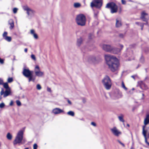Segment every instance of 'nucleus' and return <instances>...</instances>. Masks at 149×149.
Masks as SVG:
<instances>
[{"instance_id": "obj_1", "label": "nucleus", "mask_w": 149, "mask_h": 149, "mask_svg": "<svg viewBox=\"0 0 149 149\" xmlns=\"http://www.w3.org/2000/svg\"><path fill=\"white\" fill-rule=\"evenodd\" d=\"M105 58L106 63L111 71L114 72L118 70L119 63L118 59L116 57L105 55Z\"/></svg>"}, {"instance_id": "obj_2", "label": "nucleus", "mask_w": 149, "mask_h": 149, "mask_svg": "<svg viewBox=\"0 0 149 149\" xmlns=\"http://www.w3.org/2000/svg\"><path fill=\"white\" fill-rule=\"evenodd\" d=\"M86 17L84 15L81 14L77 15L76 18V22L78 25L81 26H84L86 24Z\"/></svg>"}, {"instance_id": "obj_3", "label": "nucleus", "mask_w": 149, "mask_h": 149, "mask_svg": "<svg viewBox=\"0 0 149 149\" xmlns=\"http://www.w3.org/2000/svg\"><path fill=\"white\" fill-rule=\"evenodd\" d=\"M107 8H110L111 13L112 14L116 13L117 12L118 6L117 5L113 2H111L108 3L105 7Z\"/></svg>"}, {"instance_id": "obj_4", "label": "nucleus", "mask_w": 149, "mask_h": 149, "mask_svg": "<svg viewBox=\"0 0 149 149\" xmlns=\"http://www.w3.org/2000/svg\"><path fill=\"white\" fill-rule=\"evenodd\" d=\"M24 131L22 130H19L18 132L15 139L13 141V144L15 145L22 142L23 138Z\"/></svg>"}, {"instance_id": "obj_5", "label": "nucleus", "mask_w": 149, "mask_h": 149, "mask_svg": "<svg viewBox=\"0 0 149 149\" xmlns=\"http://www.w3.org/2000/svg\"><path fill=\"white\" fill-rule=\"evenodd\" d=\"M102 82L106 89L109 90L110 88L111 83V80L108 76H106L102 80Z\"/></svg>"}, {"instance_id": "obj_6", "label": "nucleus", "mask_w": 149, "mask_h": 149, "mask_svg": "<svg viewBox=\"0 0 149 149\" xmlns=\"http://www.w3.org/2000/svg\"><path fill=\"white\" fill-rule=\"evenodd\" d=\"M102 5V2L101 0H93L91 3L92 8L95 7L98 9H100Z\"/></svg>"}, {"instance_id": "obj_7", "label": "nucleus", "mask_w": 149, "mask_h": 149, "mask_svg": "<svg viewBox=\"0 0 149 149\" xmlns=\"http://www.w3.org/2000/svg\"><path fill=\"white\" fill-rule=\"evenodd\" d=\"M102 58L100 56H91L88 58V61L89 62L93 63H97L100 62Z\"/></svg>"}, {"instance_id": "obj_8", "label": "nucleus", "mask_w": 149, "mask_h": 149, "mask_svg": "<svg viewBox=\"0 0 149 149\" xmlns=\"http://www.w3.org/2000/svg\"><path fill=\"white\" fill-rule=\"evenodd\" d=\"M11 93V89H6L4 91L3 88H2L0 92V94H1V95H3V97L5 98L10 95Z\"/></svg>"}, {"instance_id": "obj_9", "label": "nucleus", "mask_w": 149, "mask_h": 149, "mask_svg": "<svg viewBox=\"0 0 149 149\" xmlns=\"http://www.w3.org/2000/svg\"><path fill=\"white\" fill-rule=\"evenodd\" d=\"M23 75L25 77L33 75V71L30 70L29 68H26L24 67L22 72Z\"/></svg>"}, {"instance_id": "obj_10", "label": "nucleus", "mask_w": 149, "mask_h": 149, "mask_svg": "<svg viewBox=\"0 0 149 149\" xmlns=\"http://www.w3.org/2000/svg\"><path fill=\"white\" fill-rule=\"evenodd\" d=\"M102 49L105 51L111 52L112 49V47L108 45H103L102 46Z\"/></svg>"}, {"instance_id": "obj_11", "label": "nucleus", "mask_w": 149, "mask_h": 149, "mask_svg": "<svg viewBox=\"0 0 149 149\" xmlns=\"http://www.w3.org/2000/svg\"><path fill=\"white\" fill-rule=\"evenodd\" d=\"M23 9L25 10H26L27 13L28 15L33 14L34 11L31 9L27 6H24L23 7Z\"/></svg>"}, {"instance_id": "obj_12", "label": "nucleus", "mask_w": 149, "mask_h": 149, "mask_svg": "<svg viewBox=\"0 0 149 149\" xmlns=\"http://www.w3.org/2000/svg\"><path fill=\"white\" fill-rule=\"evenodd\" d=\"M111 97L113 99H116L120 98L121 97V93L117 91L115 92L112 95Z\"/></svg>"}, {"instance_id": "obj_13", "label": "nucleus", "mask_w": 149, "mask_h": 149, "mask_svg": "<svg viewBox=\"0 0 149 149\" xmlns=\"http://www.w3.org/2000/svg\"><path fill=\"white\" fill-rule=\"evenodd\" d=\"M149 123V113L147 114L144 121V125L143 126V130L145 129L146 126Z\"/></svg>"}, {"instance_id": "obj_14", "label": "nucleus", "mask_w": 149, "mask_h": 149, "mask_svg": "<svg viewBox=\"0 0 149 149\" xmlns=\"http://www.w3.org/2000/svg\"><path fill=\"white\" fill-rule=\"evenodd\" d=\"M111 131L113 134L116 136H118L119 134L121 133V132L118 131L116 127H114L113 128L111 129Z\"/></svg>"}, {"instance_id": "obj_15", "label": "nucleus", "mask_w": 149, "mask_h": 149, "mask_svg": "<svg viewBox=\"0 0 149 149\" xmlns=\"http://www.w3.org/2000/svg\"><path fill=\"white\" fill-rule=\"evenodd\" d=\"M121 51V49L119 48L113 47H112V49L111 51V53H112L114 54H116L120 52Z\"/></svg>"}, {"instance_id": "obj_16", "label": "nucleus", "mask_w": 149, "mask_h": 149, "mask_svg": "<svg viewBox=\"0 0 149 149\" xmlns=\"http://www.w3.org/2000/svg\"><path fill=\"white\" fill-rule=\"evenodd\" d=\"M52 112L55 114H58L63 112L64 111L60 108H56L53 109Z\"/></svg>"}, {"instance_id": "obj_17", "label": "nucleus", "mask_w": 149, "mask_h": 149, "mask_svg": "<svg viewBox=\"0 0 149 149\" xmlns=\"http://www.w3.org/2000/svg\"><path fill=\"white\" fill-rule=\"evenodd\" d=\"M94 17L95 19L97 20L98 18V15L99 13V11L97 10L93 9Z\"/></svg>"}, {"instance_id": "obj_18", "label": "nucleus", "mask_w": 149, "mask_h": 149, "mask_svg": "<svg viewBox=\"0 0 149 149\" xmlns=\"http://www.w3.org/2000/svg\"><path fill=\"white\" fill-rule=\"evenodd\" d=\"M26 77L28 78L29 82H30L31 81L34 82L36 80V77H34L33 75L29 76L28 77Z\"/></svg>"}, {"instance_id": "obj_19", "label": "nucleus", "mask_w": 149, "mask_h": 149, "mask_svg": "<svg viewBox=\"0 0 149 149\" xmlns=\"http://www.w3.org/2000/svg\"><path fill=\"white\" fill-rule=\"evenodd\" d=\"M35 74L36 76L40 77H42L44 75V73L43 72L40 71H35Z\"/></svg>"}, {"instance_id": "obj_20", "label": "nucleus", "mask_w": 149, "mask_h": 149, "mask_svg": "<svg viewBox=\"0 0 149 149\" xmlns=\"http://www.w3.org/2000/svg\"><path fill=\"white\" fill-rule=\"evenodd\" d=\"M8 23L10 25V29L12 30L14 27V22L12 19H10L8 21Z\"/></svg>"}, {"instance_id": "obj_21", "label": "nucleus", "mask_w": 149, "mask_h": 149, "mask_svg": "<svg viewBox=\"0 0 149 149\" xmlns=\"http://www.w3.org/2000/svg\"><path fill=\"white\" fill-rule=\"evenodd\" d=\"M116 27L118 28L121 26L122 24L121 21L117 19H116Z\"/></svg>"}, {"instance_id": "obj_22", "label": "nucleus", "mask_w": 149, "mask_h": 149, "mask_svg": "<svg viewBox=\"0 0 149 149\" xmlns=\"http://www.w3.org/2000/svg\"><path fill=\"white\" fill-rule=\"evenodd\" d=\"M82 42V39L81 38L78 39L77 41V45L78 47H80Z\"/></svg>"}, {"instance_id": "obj_23", "label": "nucleus", "mask_w": 149, "mask_h": 149, "mask_svg": "<svg viewBox=\"0 0 149 149\" xmlns=\"http://www.w3.org/2000/svg\"><path fill=\"white\" fill-rule=\"evenodd\" d=\"M2 85H3V87L6 89V90L10 89V88L9 86L8 82L4 83Z\"/></svg>"}, {"instance_id": "obj_24", "label": "nucleus", "mask_w": 149, "mask_h": 149, "mask_svg": "<svg viewBox=\"0 0 149 149\" xmlns=\"http://www.w3.org/2000/svg\"><path fill=\"white\" fill-rule=\"evenodd\" d=\"M133 54L132 51L130 50L127 52L126 55L125 56L127 57L132 56Z\"/></svg>"}, {"instance_id": "obj_25", "label": "nucleus", "mask_w": 149, "mask_h": 149, "mask_svg": "<svg viewBox=\"0 0 149 149\" xmlns=\"http://www.w3.org/2000/svg\"><path fill=\"white\" fill-rule=\"evenodd\" d=\"M140 62L142 63H143L145 62V58L143 56L142 54H141V56L139 59Z\"/></svg>"}, {"instance_id": "obj_26", "label": "nucleus", "mask_w": 149, "mask_h": 149, "mask_svg": "<svg viewBox=\"0 0 149 149\" xmlns=\"http://www.w3.org/2000/svg\"><path fill=\"white\" fill-rule=\"evenodd\" d=\"M4 39L5 40L8 42H10L11 41L12 38L10 36H6L5 38H4Z\"/></svg>"}, {"instance_id": "obj_27", "label": "nucleus", "mask_w": 149, "mask_h": 149, "mask_svg": "<svg viewBox=\"0 0 149 149\" xmlns=\"http://www.w3.org/2000/svg\"><path fill=\"white\" fill-rule=\"evenodd\" d=\"M143 50L146 54H147L149 52V48L148 47H146L143 48Z\"/></svg>"}, {"instance_id": "obj_28", "label": "nucleus", "mask_w": 149, "mask_h": 149, "mask_svg": "<svg viewBox=\"0 0 149 149\" xmlns=\"http://www.w3.org/2000/svg\"><path fill=\"white\" fill-rule=\"evenodd\" d=\"M148 15V13H145L144 11H143L141 13V15L140 18H143L144 17H145V16Z\"/></svg>"}, {"instance_id": "obj_29", "label": "nucleus", "mask_w": 149, "mask_h": 149, "mask_svg": "<svg viewBox=\"0 0 149 149\" xmlns=\"http://www.w3.org/2000/svg\"><path fill=\"white\" fill-rule=\"evenodd\" d=\"M6 136L8 139L10 140L12 139V136L10 133L8 132L7 133Z\"/></svg>"}, {"instance_id": "obj_30", "label": "nucleus", "mask_w": 149, "mask_h": 149, "mask_svg": "<svg viewBox=\"0 0 149 149\" xmlns=\"http://www.w3.org/2000/svg\"><path fill=\"white\" fill-rule=\"evenodd\" d=\"M81 6V4L79 3H74V6L75 8L79 7Z\"/></svg>"}, {"instance_id": "obj_31", "label": "nucleus", "mask_w": 149, "mask_h": 149, "mask_svg": "<svg viewBox=\"0 0 149 149\" xmlns=\"http://www.w3.org/2000/svg\"><path fill=\"white\" fill-rule=\"evenodd\" d=\"M67 113L68 115L72 116H74V112L73 111H70L68 112Z\"/></svg>"}, {"instance_id": "obj_32", "label": "nucleus", "mask_w": 149, "mask_h": 149, "mask_svg": "<svg viewBox=\"0 0 149 149\" xmlns=\"http://www.w3.org/2000/svg\"><path fill=\"white\" fill-rule=\"evenodd\" d=\"M118 118L120 121L123 123L125 122V120L123 118V116L122 115H121L120 116H118Z\"/></svg>"}, {"instance_id": "obj_33", "label": "nucleus", "mask_w": 149, "mask_h": 149, "mask_svg": "<svg viewBox=\"0 0 149 149\" xmlns=\"http://www.w3.org/2000/svg\"><path fill=\"white\" fill-rule=\"evenodd\" d=\"M13 81V79L12 77H9L7 80L8 83H10L12 82Z\"/></svg>"}, {"instance_id": "obj_34", "label": "nucleus", "mask_w": 149, "mask_h": 149, "mask_svg": "<svg viewBox=\"0 0 149 149\" xmlns=\"http://www.w3.org/2000/svg\"><path fill=\"white\" fill-rule=\"evenodd\" d=\"M147 132V130L145 129L143 130V134L144 137L146 136V134Z\"/></svg>"}, {"instance_id": "obj_35", "label": "nucleus", "mask_w": 149, "mask_h": 149, "mask_svg": "<svg viewBox=\"0 0 149 149\" xmlns=\"http://www.w3.org/2000/svg\"><path fill=\"white\" fill-rule=\"evenodd\" d=\"M122 87L123 88H124L125 90H127V88L125 87V85L123 81H122Z\"/></svg>"}, {"instance_id": "obj_36", "label": "nucleus", "mask_w": 149, "mask_h": 149, "mask_svg": "<svg viewBox=\"0 0 149 149\" xmlns=\"http://www.w3.org/2000/svg\"><path fill=\"white\" fill-rule=\"evenodd\" d=\"M16 103L17 105L18 106H20L21 105V102L19 100H16Z\"/></svg>"}, {"instance_id": "obj_37", "label": "nucleus", "mask_w": 149, "mask_h": 149, "mask_svg": "<svg viewBox=\"0 0 149 149\" xmlns=\"http://www.w3.org/2000/svg\"><path fill=\"white\" fill-rule=\"evenodd\" d=\"M5 106V104L3 102H2L0 104V108H4Z\"/></svg>"}, {"instance_id": "obj_38", "label": "nucleus", "mask_w": 149, "mask_h": 149, "mask_svg": "<svg viewBox=\"0 0 149 149\" xmlns=\"http://www.w3.org/2000/svg\"><path fill=\"white\" fill-rule=\"evenodd\" d=\"M125 35V33L123 34V33H120L119 35V36L120 38H123Z\"/></svg>"}, {"instance_id": "obj_39", "label": "nucleus", "mask_w": 149, "mask_h": 149, "mask_svg": "<svg viewBox=\"0 0 149 149\" xmlns=\"http://www.w3.org/2000/svg\"><path fill=\"white\" fill-rule=\"evenodd\" d=\"M8 33L6 31H5L3 35V39L4 38H5L6 36H7Z\"/></svg>"}, {"instance_id": "obj_40", "label": "nucleus", "mask_w": 149, "mask_h": 149, "mask_svg": "<svg viewBox=\"0 0 149 149\" xmlns=\"http://www.w3.org/2000/svg\"><path fill=\"white\" fill-rule=\"evenodd\" d=\"M31 57L32 59L34 61H36V57L33 54H32L31 55Z\"/></svg>"}, {"instance_id": "obj_41", "label": "nucleus", "mask_w": 149, "mask_h": 149, "mask_svg": "<svg viewBox=\"0 0 149 149\" xmlns=\"http://www.w3.org/2000/svg\"><path fill=\"white\" fill-rule=\"evenodd\" d=\"M36 88L37 89L40 90L41 88V87L40 84H38L36 86Z\"/></svg>"}, {"instance_id": "obj_42", "label": "nucleus", "mask_w": 149, "mask_h": 149, "mask_svg": "<svg viewBox=\"0 0 149 149\" xmlns=\"http://www.w3.org/2000/svg\"><path fill=\"white\" fill-rule=\"evenodd\" d=\"M140 18L143 21L145 22H148V19L147 18H146V17H144L143 18Z\"/></svg>"}, {"instance_id": "obj_43", "label": "nucleus", "mask_w": 149, "mask_h": 149, "mask_svg": "<svg viewBox=\"0 0 149 149\" xmlns=\"http://www.w3.org/2000/svg\"><path fill=\"white\" fill-rule=\"evenodd\" d=\"M17 10L18 9L16 8H13V13H16L17 12Z\"/></svg>"}, {"instance_id": "obj_44", "label": "nucleus", "mask_w": 149, "mask_h": 149, "mask_svg": "<svg viewBox=\"0 0 149 149\" xmlns=\"http://www.w3.org/2000/svg\"><path fill=\"white\" fill-rule=\"evenodd\" d=\"M33 36L34 37V38L36 39H37L38 38V36L37 34L36 33H35L33 34Z\"/></svg>"}, {"instance_id": "obj_45", "label": "nucleus", "mask_w": 149, "mask_h": 149, "mask_svg": "<svg viewBox=\"0 0 149 149\" xmlns=\"http://www.w3.org/2000/svg\"><path fill=\"white\" fill-rule=\"evenodd\" d=\"M38 148V145L36 143H35L33 145V149H37Z\"/></svg>"}, {"instance_id": "obj_46", "label": "nucleus", "mask_w": 149, "mask_h": 149, "mask_svg": "<svg viewBox=\"0 0 149 149\" xmlns=\"http://www.w3.org/2000/svg\"><path fill=\"white\" fill-rule=\"evenodd\" d=\"M145 139V142L146 143L148 146H149V143L148 141L147 140V138L146 136L144 137Z\"/></svg>"}, {"instance_id": "obj_47", "label": "nucleus", "mask_w": 149, "mask_h": 149, "mask_svg": "<svg viewBox=\"0 0 149 149\" xmlns=\"http://www.w3.org/2000/svg\"><path fill=\"white\" fill-rule=\"evenodd\" d=\"M36 69H38V71H40V68L39 67V66L38 65H36V66L35 68V71H36Z\"/></svg>"}, {"instance_id": "obj_48", "label": "nucleus", "mask_w": 149, "mask_h": 149, "mask_svg": "<svg viewBox=\"0 0 149 149\" xmlns=\"http://www.w3.org/2000/svg\"><path fill=\"white\" fill-rule=\"evenodd\" d=\"M118 142L120 143L121 145L123 147H124L125 146V144L122 143L121 141H120V140H118Z\"/></svg>"}, {"instance_id": "obj_49", "label": "nucleus", "mask_w": 149, "mask_h": 149, "mask_svg": "<svg viewBox=\"0 0 149 149\" xmlns=\"http://www.w3.org/2000/svg\"><path fill=\"white\" fill-rule=\"evenodd\" d=\"M3 83L4 82L3 80L2 79L0 78V85H2Z\"/></svg>"}, {"instance_id": "obj_50", "label": "nucleus", "mask_w": 149, "mask_h": 149, "mask_svg": "<svg viewBox=\"0 0 149 149\" xmlns=\"http://www.w3.org/2000/svg\"><path fill=\"white\" fill-rule=\"evenodd\" d=\"M140 26L141 27V30H143V23H142L140 25Z\"/></svg>"}, {"instance_id": "obj_51", "label": "nucleus", "mask_w": 149, "mask_h": 149, "mask_svg": "<svg viewBox=\"0 0 149 149\" xmlns=\"http://www.w3.org/2000/svg\"><path fill=\"white\" fill-rule=\"evenodd\" d=\"M121 2L123 4L125 5L126 4V1L125 0H121Z\"/></svg>"}, {"instance_id": "obj_52", "label": "nucleus", "mask_w": 149, "mask_h": 149, "mask_svg": "<svg viewBox=\"0 0 149 149\" xmlns=\"http://www.w3.org/2000/svg\"><path fill=\"white\" fill-rule=\"evenodd\" d=\"M0 63L1 64H3L4 63V60L0 57Z\"/></svg>"}, {"instance_id": "obj_53", "label": "nucleus", "mask_w": 149, "mask_h": 149, "mask_svg": "<svg viewBox=\"0 0 149 149\" xmlns=\"http://www.w3.org/2000/svg\"><path fill=\"white\" fill-rule=\"evenodd\" d=\"M31 34H33L34 33H35V31L34 30L32 29L31 30Z\"/></svg>"}, {"instance_id": "obj_54", "label": "nucleus", "mask_w": 149, "mask_h": 149, "mask_svg": "<svg viewBox=\"0 0 149 149\" xmlns=\"http://www.w3.org/2000/svg\"><path fill=\"white\" fill-rule=\"evenodd\" d=\"M91 125H93L94 126H96V123L93 122H92L91 123Z\"/></svg>"}, {"instance_id": "obj_55", "label": "nucleus", "mask_w": 149, "mask_h": 149, "mask_svg": "<svg viewBox=\"0 0 149 149\" xmlns=\"http://www.w3.org/2000/svg\"><path fill=\"white\" fill-rule=\"evenodd\" d=\"M47 91L48 92H49L50 93L51 92H52V91H51V88L49 87L47 88Z\"/></svg>"}, {"instance_id": "obj_56", "label": "nucleus", "mask_w": 149, "mask_h": 149, "mask_svg": "<svg viewBox=\"0 0 149 149\" xmlns=\"http://www.w3.org/2000/svg\"><path fill=\"white\" fill-rule=\"evenodd\" d=\"M13 101L12 100H11L10 103V106H13Z\"/></svg>"}, {"instance_id": "obj_57", "label": "nucleus", "mask_w": 149, "mask_h": 149, "mask_svg": "<svg viewBox=\"0 0 149 149\" xmlns=\"http://www.w3.org/2000/svg\"><path fill=\"white\" fill-rule=\"evenodd\" d=\"M67 101L68 103L70 104L71 105L72 104V102L70 101L68 99H67Z\"/></svg>"}, {"instance_id": "obj_58", "label": "nucleus", "mask_w": 149, "mask_h": 149, "mask_svg": "<svg viewBox=\"0 0 149 149\" xmlns=\"http://www.w3.org/2000/svg\"><path fill=\"white\" fill-rule=\"evenodd\" d=\"M92 34L91 33H90L89 34V35L88 36V38L89 39H92Z\"/></svg>"}, {"instance_id": "obj_59", "label": "nucleus", "mask_w": 149, "mask_h": 149, "mask_svg": "<svg viewBox=\"0 0 149 149\" xmlns=\"http://www.w3.org/2000/svg\"><path fill=\"white\" fill-rule=\"evenodd\" d=\"M140 23V22H136L135 23V24H136L139 25V26H140V24L141 23Z\"/></svg>"}, {"instance_id": "obj_60", "label": "nucleus", "mask_w": 149, "mask_h": 149, "mask_svg": "<svg viewBox=\"0 0 149 149\" xmlns=\"http://www.w3.org/2000/svg\"><path fill=\"white\" fill-rule=\"evenodd\" d=\"M120 47L121 48V49H121V50L123 47V45H122V44H120Z\"/></svg>"}, {"instance_id": "obj_61", "label": "nucleus", "mask_w": 149, "mask_h": 149, "mask_svg": "<svg viewBox=\"0 0 149 149\" xmlns=\"http://www.w3.org/2000/svg\"><path fill=\"white\" fill-rule=\"evenodd\" d=\"M136 76V75H132V76H131V77L132 78H133L134 79H135V77Z\"/></svg>"}, {"instance_id": "obj_62", "label": "nucleus", "mask_w": 149, "mask_h": 149, "mask_svg": "<svg viewBox=\"0 0 149 149\" xmlns=\"http://www.w3.org/2000/svg\"><path fill=\"white\" fill-rule=\"evenodd\" d=\"M143 24V25H148V22H146V23H142Z\"/></svg>"}, {"instance_id": "obj_63", "label": "nucleus", "mask_w": 149, "mask_h": 149, "mask_svg": "<svg viewBox=\"0 0 149 149\" xmlns=\"http://www.w3.org/2000/svg\"><path fill=\"white\" fill-rule=\"evenodd\" d=\"M27 50H28V49H27V48H25L24 49V51L25 52H27Z\"/></svg>"}, {"instance_id": "obj_64", "label": "nucleus", "mask_w": 149, "mask_h": 149, "mask_svg": "<svg viewBox=\"0 0 149 149\" xmlns=\"http://www.w3.org/2000/svg\"><path fill=\"white\" fill-rule=\"evenodd\" d=\"M13 57H14V58H13V60L14 61V60H16V59H15V56H14Z\"/></svg>"}]
</instances>
